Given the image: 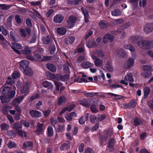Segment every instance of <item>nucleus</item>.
<instances>
[{
    "mask_svg": "<svg viewBox=\"0 0 153 153\" xmlns=\"http://www.w3.org/2000/svg\"><path fill=\"white\" fill-rule=\"evenodd\" d=\"M2 95L0 96V99L2 103L8 102L10 98H13L16 94L15 91H11L10 87L7 86L4 87L2 90Z\"/></svg>",
    "mask_w": 153,
    "mask_h": 153,
    "instance_id": "obj_1",
    "label": "nucleus"
},
{
    "mask_svg": "<svg viewBox=\"0 0 153 153\" xmlns=\"http://www.w3.org/2000/svg\"><path fill=\"white\" fill-rule=\"evenodd\" d=\"M140 48L143 49H149L153 47V44L148 41H142L137 42Z\"/></svg>",
    "mask_w": 153,
    "mask_h": 153,
    "instance_id": "obj_2",
    "label": "nucleus"
},
{
    "mask_svg": "<svg viewBox=\"0 0 153 153\" xmlns=\"http://www.w3.org/2000/svg\"><path fill=\"white\" fill-rule=\"evenodd\" d=\"M77 19V17L76 16H69L66 21V27L69 29L73 27Z\"/></svg>",
    "mask_w": 153,
    "mask_h": 153,
    "instance_id": "obj_3",
    "label": "nucleus"
},
{
    "mask_svg": "<svg viewBox=\"0 0 153 153\" xmlns=\"http://www.w3.org/2000/svg\"><path fill=\"white\" fill-rule=\"evenodd\" d=\"M124 80H122L120 81V83L127 85H128V82L126 81H128L129 82H133L134 79L132 77V75L131 73H128L124 77Z\"/></svg>",
    "mask_w": 153,
    "mask_h": 153,
    "instance_id": "obj_4",
    "label": "nucleus"
},
{
    "mask_svg": "<svg viewBox=\"0 0 153 153\" xmlns=\"http://www.w3.org/2000/svg\"><path fill=\"white\" fill-rule=\"evenodd\" d=\"M29 62L25 60H22L20 61L19 65L20 66V69L23 72L24 74H28V73H27L25 71V69L27 68L28 67V65H29Z\"/></svg>",
    "mask_w": 153,
    "mask_h": 153,
    "instance_id": "obj_5",
    "label": "nucleus"
},
{
    "mask_svg": "<svg viewBox=\"0 0 153 153\" xmlns=\"http://www.w3.org/2000/svg\"><path fill=\"white\" fill-rule=\"evenodd\" d=\"M51 77L53 79H56L58 80L65 81L68 79L69 76L68 74H66L64 76H62L59 74L55 75V74H53L51 75Z\"/></svg>",
    "mask_w": 153,
    "mask_h": 153,
    "instance_id": "obj_6",
    "label": "nucleus"
},
{
    "mask_svg": "<svg viewBox=\"0 0 153 153\" xmlns=\"http://www.w3.org/2000/svg\"><path fill=\"white\" fill-rule=\"evenodd\" d=\"M114 36L108 33L105 35L103 39V42L104 43L106 44L108 42H111L114 39Z\"/></svg>",
    "mask_w": 153,
    "mask_h": 153,
    "instance_id": "obj_7",
    "label": "nucleus"
},
{
    "mask_svg": "<svg viewBox=\"0 0 153 153\" xmlns=\"http://www.w3.org/2000/svg\"><path fill=\"white\" fill-rule=\"evenodd\" d=\"M91 57L94 60V62L96 66L99 67L101 66L103 63V61L102 59L98 58L94 55H92Z\"/></svg>",
    "mask_w": 153,
    "mask_h": 153,
    "instance_id": "obj_8",
    "label": "nucleus"
},
{
    "mask_svg": "<svg viewBox=\"0 0 153 153\" xmlns=\"http://www.w3.org/2000/svg\"><path fill=\"white\" fill-rule=\"evenodd\" d=\"M153 30V23L147 24L144 27V31L147 33H149Z\"/></svg>",
    "mask_w": 153,
    "mask_h": 153,
    "instance_id": "obj_9",
    "label": "nucleus"
},
{
    "mask_svg": "<svg viewBox=\"0 0 153 153\" xmlns=\"http://www.w3.org/2000/svg\"><path fill=\"white\" fill-rule=\"evenodd\" d=\"M64 19V17L61 14H57L54 18L53 21L55 23H61Z\"/></svg>",
    "mask_w": 153,
    "mask_h": 153,
    "instance_id": "obj_10",
    "label": "nucleus"
},
{
    "mask_svg": "<svg viewBox=\"0 0 153 153\" xmlns=\"http://www.w3.org/2000/svg\"><path fill=\"white\" fill-rule=\"evenodd\" d=\"M31 32L30 29L28 28H26L25 30L23 29H20V34L22 36L26 37L27 35H29Z\"/></svg>",
    "mask_w": 153,
    "mask_h": 153,
    "instance_id": "obj_11",
    "label": "nucleus"
},
{
    "mask_svg": "<svg viewBox=\"0 0 153 153\" xmlns=\"http://www.w3.org/2000/svg\"><path fill=\"white\" fill-rule=\"evenodd\" d=\"M134 59L133 58H129L125 64V68H128L131 67L134 64Z\"/></svg>",
    "mask_w": 153,
    "mask_h": 153,
    "instance_id": "obj_12",
    "label": "nucleus"
},
{
    "mask_svg": "<svg viewBox=\"0 0 153 153\" xmlns=\"http://www.w3.org/2000/svg\"><path fill=\"white\" fill-rule=\"evenodd\" d=\"M114 140L113 138L110 139L108 142V148L110 152H111L114 151V149L113 146L114 145Z\"/></svg>",
    "mask_w": 153,
    "mask_h": 153,
    "instance_id": "obj_13",
    "label": "nucleus"
},
{
    "mask_svg": "<svg viewBox=\"0 0 153 153\" xmlns=\"http://www.w3.org/2000/svg\"><path fill=\"white\" fill-rule=\"evenodd\" d=\"M81 67L84 68H88L90 67H93L94 65L93 63L89 62H84L80 65Z\"/></svg>",
    "mask_w": 153,
    "mask_h": 153,
    "instance_id": "obj_14",
    "label": "nucleus"
},
{
    "mask_svg": "<svg viewBox=\"0 0 153 153\" xmlns=\"http://www.w3.org/2000/svg\"><path fill=\"white\" fill-rule=\"evenodd\" d=\"M81 9L84 16L85 22L87 23L89 22V18L88 13L87 11L84 7H81Z\"/></svg>",
    "mask_w": 153,
    "mask_h": 153,
    "instance_id": "obj_15",
    "label": "nucleus"
},
{
    "mask_svg": "<svg viewBox=\"0 0 153 153\" xmlns=\"http://www.w3.org/2000/svg\"><path fill=\"white\" fill-rule=\"evenodd\" d=\"M11 109H12V107L11 106H5L3 108V111L4 113H6L7 111H9L11 114L12 115L15 114V111L14 110H10Z\"/></svg>",
    "mask_w": 153,
    "mask_h": 153,
    "instance_id": "obj_16",
    "label": "nucleus"
},
{
    "mask_svg": "<svg viewBox=\"0 0 153 153\" xmlns=\"http://www.w3.org/2000/svg\"><path fill=\"white\" fill-rule=\"evenodd\" d=\"M56 31L59 34L63 35L66 33L67 30L65 27H62L57 28L56 29Z\"/></svg>",
    "mask_w": 153,
    "mask_h": 153,
    "instance_id": "obj_17",
    "label": "nucleus"
},
{
    "mask_svg": "<svg viewBox=\"0 0 153 153\" xmlns=\"http://www.w3.org/2000/svg\"><path fill=\"white\" fill-rule=\"evenodd\" d=\"M30 115L34 117H39L42 115L40 112L36 110H32L30 112Z\"/></svg>",
    "mask_w": 153,
    "mask_h": 153,
    "instance_id": "obj_18",
    "label": "nucleus"
},
{
    "mask_svg": "<svg viewBox=\"0 0 153 153\" xmlns=\"http://www.w3.org/2000/svg\"><path fill=\"white\" fill-rule=\"evenodd\" d=\"M23 98V96H22L14 99L12 102V105H16L19 104L22 101Z\"/></svg>",
    "mask_w": 153,
    "mask_h": 153,
    "instance_id": "obj_19",
    "label": "nucleus"
},
{
    "mask_svg": "<svg viewBox=\"0 0 153 153\" xmlns=\"http://www.w3.org/2000/svg\"><path fill=\"white\" fill-rule=\"evenodd\" d=\"M89 114L87 113L84 116H83L79 120V123L82 125H83L88 120Z\"/></svg>",
    "mask_w": 153,
    "mask_h": 153,
    "instance_id": "obj_20",
    "label": "nucleus"
},
{
    "mask_svg": "<svg viewBox=\"0 0 153 153\" xmlns=\"http://www.w3.org/2000/svg\"><path fill=\"white\" fill-rule=\"evenodd\" d=\"M43 125L42 123H38L37 124V129L36 132L38 134H41L43 133L44 130L43 127Z\"/></svg>",
    "mask_w": 153,
    "mask_h": 153,
    "instance_id": "obj_21",
    "label": "nucleus"
},
{
    "mask_svg": "<svg viewBox=\"0 0 153 153\" xmlns=\"http://www.w3.org/2000/svg\"><path fill=\"white\" fill-rule=\"evenodd\" d=\"M43 86L45 88H48L49 89H52L53 87L52 84L47 81L43 82L42 83Z\"/></svg>",
    "mask_w": 153,
    "mask_h": 153,
    "instance_id": "obj_22",
    "label": "nucleus"
},
{
    "mask_svg": "<svg viewBox=\"0 0 153 153\" xmlns=\"http://www.w3.org/2000/svg\"><path fill=\"white\" fill-rule=\"evenodd\" d=\"M33 147V144L31 142L26 141L24 143L22 148L23 149H25L29 147L32 148Z\"/></svg>",
    "mask_w": 153,
    "mask_h": 153,
    "instance_id": "obj_23",
    "label": "nucleus"
},
{
    "mask_svg": "<svg viewBox=\"0 0 153 153\" xmlns=\"http://www.w3.org/2000/svg\"><path fill=\"white\" fill-rule=\"evenodd\" d=\"M96 45V42L92 40L88 41L86 43V46L87 47L89 48H91Z\"/></svg>",
    "mask_w": 153,
    "mask_h": 153,
    "instance_id": "obj_24",
    "label": "nucleus"
},
{
    "mask_svg": "<svg viewBox=\"0 0 153 153\" xmlns=\"http://www.w3.org/2000/svg\"><path fill=\"white\" fill-rule=\"evenodd\" d=\"M42 40L44 44L47 45L50 43L51 40V38L50 36H48L46 37H43L42 38Z\"/></svg>",
    "mask_w": 153,
    "mask_h": 153,
    "instance_id": "obj_25",
    "label": "nucleus"
},
{
    "mask_svg": "<svg viewBox=\"0 0 153 153\" xmlns=\"http://www.w3.org/2000/svg\"><path fill=\"white\" fill-rule=\"evenodd\" d=\"M99 25L101 28L103 29L107 28L108 26L107 22L104 20L101 21L99 23Z\"/></svg>",
    "mask_w": 153,
    "mask_h": 153,
    "instance_id": "obj_26",
    "label": "nucleus"
},
{
    "mask_svg": "<svg viewBox=\"0 0 153 153\" xmlns=\"http://www.w3.org/2000/svg\"><path fill=\"white\" fill-rule=\"evenodd\" d=\"M47 68L51 71L55 72L56 71V68L55 65L52 64H48L47 65Z\"/></svg>",
    "mask_w": 153,
    "mask_h": 153,
    "instance_id": "obj_27",
    "label": "nucleus"
},
{
    "mask_svg": "<svg viewBox=\"0 0 153 153\" xmlns=\"http://www.w3.org/2000/svg\"><path fill=\"white\" fill-rule=\"evenodd\" d=\"M107 70L110 72H112L114 71V68L112 65V63L109 61H108L106 65Z\"/></svg>",
    "mask_w": 153,
    "mask_h": 153,
    "instance_id": "obj_28",
    "label": "nucleus"
},
{
    "mask_svg": "<svg viewBox=\"0 0 153 153\" xmlns=\"http://www.w3.org/2000/svg\"><path fill=\"white\" fill-rule=\"evenodd\" d=\"M12 48L14 50L16 49H20L22 48L21 45L15 42L12 43Z\"/></svg>",
    "mask_w": 153,
    "mask_h": 153,
    "instance_id": "obj_29",
    "label": "nucleus"
},
{
    "mask_svg": "<svg viewBox=\"0 0 153 153\" xmlns=\"http://www.w3.org/2000/svg\"><path fill=\"white\" fill-rule=\"evenodd\" d=\"M75 39L73 36H69L65 39V42L67 44H71L74 42Z\"/></svg>",
    "mask_w": 153,
    "mask_h": 153,
    "instance_id": "obj_30",
    "label": "nucleus"
},
{
    "mask_svg": "<svg viewBox=\"0 0 153 153\" xmlns=\"http://www.w3.org/2000/svg\"><path fill=\"white\" fill-rule=\"evenodd\" d=\"M152 75V70H149L148 71H144L142 74L143 76L146 78H148Z\"/></svg>",
    "mask_w": 153,
    "mask_h": 153,
    "instance_id": "obj_31",
    "label": "nucleus"
},
{
    "mask_svg": "<svg viewBox=\"0 0 153 153\" xmlns=\"http://www.w3.org/2000/svg\"><path fill=\"white\" fill-rule=\"evenodd\" d=\"M31 49L28 46H26L24 50L21 51L24 54L27 55L29 54L31 52Z\"/></svg>",
    "mask_w": 153,
    "mask_h": 153,
    "instance_id": "obj_32",
    "label": "nucleus"
},
{
    "mask_svg": "<svg viewBox=\"0 0 153 153\" xmlns=\"http://www.w3.org/2000/svg\"><path fill=\"white\" fill-rule=\"evenodd\" d=\"M70 147L69 144L67 143H64L61 145L60 147V149L61 151L64 150H68L70 149Z\"/></svg>",
    "mask_w": 153,
    "mask_h": 153,
    "instance_id": "obj_33",
    "label": "nucleus"
},
{
    "mask_svg": "<svg viewBox=\"0 0 153 153\" xmlns=\"http://www.w3.org/2000/svg\"><path fill=\"white\" fill-rule=\"evenodd\" d=\"M144 98H146L150 92V89L148 87H146L144 89Z\"/></svg>",
    "mask_w": 153,
    "mask_h": 153,
    "instance_id": "obj_34",
    "label": "nucleus"
},
{
    "mask_svg": "<svg viewBox=\"0 0 153 153\" xmlns=\"http://www.w3.org/2000/svg\"><path fill=\"white\" fill-rule=\"evenodd\" d=\"M124 47L125 49L129 50L131 52H134L135 51L134 46L130 45H126L124 46Z\"/></svg>",
    "mask_w": 153,
    "mask_h": 153,
    "instance_id": "obj_35",
    "label": "nucleus"
},
{
    "mask_svg": "<svg viewBox=\"0 0 153 153\" xmlns=\"http://www.w3.org/2000/svg\"><path fill=\"white\" fill-rule=\"evenodd\" d=\"M8 147L10 149L16 148L17 147L16 144L14 142L10 141L7 144Z\"/></svg>",
    "mask_w": 153,
    "mask_h": 153,
    "instance_id": "obj_36",
    "label": "nucleus"
},
{
    "mask_svg": "<svg viewBox=\"0 0 153 153\" xmlns=\"http://www.w3.org/2000/svg\"><path fill=\"white\" fill-rule=\"evenodd\" d=\"M80 103L81 105L85 107H88L90 105V103H89L88 101L86 99H84L83 100L81 101Z\"/></svg>",
    "mask_w": 153,
    "mask_h": 153,
    "instance_id": "obj_37",
    "label": "nucleus"
},
{
    "mask_svg": "<svg viewBox=\"0 0 153 153\" xmlns=\"http://www.w3.org/2000/svg\"><path fill=\"white\" fill-rule=\"evenodd\" d=\"M121 13L119 10H115L111 12L112 15L113 16H120L121 15Z\"/></svg>",
    "mask_w": 153,
    "mask_h": 153,
    "instance_id": "obj_38",
    "label": "nucleus"
},
{
    "mask_svg": "<svg viewBox=\"0 0 153 153\" xmlns=\"http://www.w3.org/2000/svg\"><path fill=\"white\" fill-rule=\"evenodd\" d=\"M48 135L50 137H52L53 134V129L51 126H49L47 129Z\"/></svg>",
    "mask_w": 153,
    "mask_h": 153,
    "instance_id": "obj_39",
    "label": "nucleus"
},
{
    "mask_svg": "<svg viewBox=\"0 0 153 153\" xmlns=\"http://www.w3.org/2000/svg\"><path fill=\"white\" fill-rule=\"evenodd\" d=\"M0 127L2 130L7 131L9 129V126L8 125L5 123L2 124Z\"/></svg>",
    "mask_w": 153,
    "mask_h": 153,
    "instance_id": "obj_40",
    "label": "nucleus"
},
{
    "mask_svg": "<svg viewBox=\"0 0 153 153\" xmlns=\"http://www.w3.org/2000/svg\"><path fill=\"white\" fill-rule=\"evenodd\" d=\"M82 0H68V2L69 4L76 5L78 4Z\"/></svg>",
    "mask_w": 153,
    "mask_h": 153,
    "instance_id": "obj_41",
    "label": "nucleus"
},
{
    "mask_svg": "<svg viewBox=\"0 0 153 153\" xmlns=\"http://www.w3.org/2000/svg\"><path fill=\"white\" fill-rule=\"evenodd\" d=\"M28 85L29 84L28 83H27L24 86L23 88L21 90V93L24 94L27 91Z\"/></svg>",
    "mask_w": 153,
    "mask_h": 153,
    "instance_id": "obj_42",
    "label": "nucleus"
},
{
    "mask_svg": "<svg viewBox=\"0 0 153 153\" xmlns=\"http://www.w3.org/2000/svg\"><path fill=\"white\" fill-rule=\"evenodd\" d=\"M18 134L22 137H26L27 136V134L25 131L23 130H20L17 131Z\"/></svg>",
    "mask_w": 153,
    "mask_h": 153,
    "instance_id": "obj_43",
    "label": "nucleus"
},
{
    "mask_svg": "<svg viewBox=\"0 0 153 153\" xmlns=\"http://www.w3.org/2000/svg\"><path fill=\"white\" fill-rule=\"evenodd\" d=\"M107 94L112 96H114L115 97H116V100L122 99L123 98V97L121 95H117L112 93H107Z\"/></svg>",
    "mask_w": 153,
    "mask_h": 153,
    "instance_id": "obj_44",
    "label": "nucleus"
},
{
    "mask_svg": "<svg viewBox=\"0 0 153 153\" xmlns=\"http://www.w3.org/2000/svg\"><path fill=\"white\" fill-rule=\"evenodd\" d=\"M66 100V99L64 97H60L58 100V104L59 105H62L64 103Z\"/></svg>",
    "mask_w": 153,
    "mask_h": 153,
    "instance_id": "obj_45",
    "label": "nucleus"
},
{
    "mask_svg": "<svg viewBox=\"0 0 153 153\" xmlns=\"http://www.w3.org/2000/svg\"><path fill=\"white\" fill-rule=\"evenodd\" d=\"M86 60V58L84 56H80L78 57L77 59L76 62L79 63L83 61Z\"/></svg>",
    "mask_w": 153,
    "mask_h": 153,
    "instance_id": "obj_46",
    "label": "nucleus"
},
{
    "mask_svg": "<svg viewBox=\"0 0 153 153\" xmlns=\"http://www.w3.org/2000/svg\"><path fill=\"white\" fill-rule=\"evenodd\" d=\"M54 83L56 86V90L57 91H59V88L62 86V83L57 81H55Z\"/></svg>",
    "mask_w": 153,
    "mask_h": 153,
    "instance_id": "obj_47",
    "label": "nucleus"
},
{
    "mask_svg": "<svg viewBox=\"0 0 153 153\" xmlns=\"http://www.w3.org/2000/svg\"><path fill=\"white\" fill-rule=\"evenodd\" d=\"M25 71H26L27 73H28V74H24L27 76H31L33 74V71L29 67L25 69Z\"/></svg>",
    "mask_w": 153,
    "mask_h": 153,
    "instance_id": "obj_48",
    "label": "nucleus"
},
{
    "mask_svg": "<svg viewBox=\"0 0 153 153\" xmlns=\"http://www.w3.org/2000/svg\"><path fill=\"white\" fill-rule=\"evenodd\" d=\"M50 51V53L51 54H53L54 53V52L56 50L55 46L54 45H51L49 48Z\"/></svg>",
    "mask_w": 153,
    "mask_h": 153,
    "instance_id": "obj_49",
    "label": "nucleus"
},
{
    "mask_svg": "<svg viewBox=\"0 0 153 153\" xmlns=\"http://www.w3.org/2000/svg\"><path fill=\"white\" fill-rule=\"evenodd\" d=\"M91 110L93 113H96L98 112V108L94 105H92L91 107Z\"/></svg>",
    "mask_w": 153,
    "mask_h": 153,
    "instance_id": "obj_50",
    "label": "nucleus"
},
{
    "mask_svg": "<svg viewBox=\"0 0 153 153\" xmlns=\"http://www.w3.org/2000/svg\"><path fill=\"white\" fill-rule=\"evenodd\" d=\"M95 53L98 57L100 58H102L104 56L103 52L100 50H97L95 52Z\"/></svg>",
    "mask_w": 153,
    "mask_h": 153,
    "instance_id": "obj_51",
    "label": "nucleus"
},
{
    "mask_svg": "<svg viewBox=\"0 0 153 153\" xmlns=\"http://www.w3.org/2000/svg\"><path fill=\"white\" fill-rule=\"evenodd\" d=\"M65 130V125H59L56 129L57 132H59L64 131Z\"/></svg>",
    "mask_w": 153,
    "mask_h": 153,
    "instance_id": "obj_52",
    "label": "nucleus"
},
{
    "mask_svg": "<svg viewBox=\"0 0 153 153\" xmlns=\"http://www.w3.org/2000/svg\"><path fill=\"white\" fill-rule=\"evenodd\" d=\"M11 5H7L5 4H0V7L2 9L7 10L11 7Z\"/></svg>",
    "mask_w": 153,
    "mask_h": 153,
    "instance_id": "obj_53",
    "label": "nucleus"
},
{
    "mask_svg": "<svg viewBox=\"0 0 153 153\" xmlns=\"http://www.w3.org/2000/svg\"><path fill=\"white\" fill-rule=\"evenodd\" d=\"M54 12V11L52 9L48 10L46 13V16L47 17H50Z\"/></svg>",
    "mask_w": 153,
    "mask_h": 153,
    "instance_id": "obj_54",
    "label": "nucleus"
},
{
    "mask_svg": "<svg viewBox=\"0 0 153 153\" xmlns=\"http://www.w3.org/2000/svg\"><path fill=\"white\" fill-rule=\"evenodd\" d=\"M106 118L104 114L99 115L97 117V120L98 121H101L104 120Z\"/></svg>",
    "mask_w": 153,
    "mask_h": 153,
    "instance_id": "obj_55",
    "label": "nucleus"
},
{
    "mask_svg": "<svg viewBox=\"0 0 153 153\" xmlns=\"http://www.w3.org/2000/svg\"><path fill=\"white\" fill-rule=\"evenodd\" d=\"M20 76V74L17 71L14 72L12 75V78L13 79H14L15 78L18 77Z\"/></svg>",
    "mask_w": 153,
    "mask_h": 153,
    "instance_id": "obj_56",
    "label": "nucleus"
},
{
    "mask_svg": "<svg viewBox=\"0 0 153 153\" xmlns=\"http://www.w3.org/2000/svg\"><path fill=\"white\" fill-rule=\"evenodd\" d=\"M143 69L144 71H148L149 70H152L151 68V67L148 65H144L143 66Z\"/></svg>",
    "mask_w": 153,
    "mask_h": 153,
    "instance_id": "obj_57",
    "label": "nucleus"
},
{
    "mask_svg": "<svg viewBox=\"0 0 153 153\" xmlns=\"http://www.w3.org/2000/svg\"><path fill=\"white\" fill-rule=\"evenodd\" d=\"M140 39V37L136 36H135L132 37L131 38V40L133 43H135L138 41Z\"/></svg>",
    "mask_w": 153,
    "mask_h": 153,
    "instance_id": "obj_58",
    "label": "nucleus"
},
{
    "mask_svg": "<svg viewBox=\"0 0 153 153\" xmlns=\"http://www.w3.org/2000/svg\"><path fill=\"white\" fill-rule=\"evenodd\" d=\"M22 127V126L19 123H16L14 124V128L16 129L21 128Z\"/></svg>",
    "mask_w": 153,
    "mask_h": 153,
    "instance_id": "obj_59",
    "label": "nucleus"
},
{
    "mask_svg": "<svg viewBox=\"0 0 153 153\" xmlns=\"http://www.w3.org/2000/svg\"><path fill=\"white\" fill-rule=\"evenodd\" d=\"M73 108H67L63 109L61 112L59 113L60 114L64 113L66 111H68L69 112L71 111L73 109Z\"/></svg>",
    "mask_w": 153,
    "mask_h": 153,
    "instance_id": "obj_60",
    "label": "nucleus"
},
{
    "mask_svg": "<svg viewBox=\"0 0 153 153\" xmlns=\"http://www.w3.org/2000/svg\"><path fill=\"white\" fill-rule=\"evenodd\" d=\"M84 153H94V152L92 149L88 147L85 149Z\"/></svg>",
    "mask_w": 153,
    "mask_h": 153,
    "instance_id": "obj_61",
    "label": "nucleus"
},
{
    "mask_svg": "<svg viewBox=\"0 0 153 153\" xmlns=\"http://www.w3.org/2000/svg\"><path fill=\"white\" fill-rule=\"evenodd\" d=\"M125 51L124 50L122 49L117 51L116 52V54L117 55L119 54L120 55H123Z\"/></svg>",
    "mask_w": 153,
    "mask_h": 153,
    "instance_id": "obj_62",
    "label": "nucleus"
},
{
    "mask_svg": "<svg viewBox=\"0 0 153 153\" xmlns=\"http://www.w3.org/2000/svg\"><path fill=\"white\" fill-rule=\"evenodd\" d=\"M146 0H140L139 2V5L140 7H144L146 4Z\"/></svg>",
    "mask_w": 153,
    "mask_h": 153,
    "instance_id": "obj_63",
    "label": "nucleus"
},
{
    "mask_svg": "<svg viewBox=\"0 0 153 153\" xmlns=\"http://www.w3.org/2000/svg\"><path fill=\"white\" fill-rule=\"evenodd\" d=\"M136 104V102L135 100H132L129 103V105L130 107L133 108L135 107Z\"/></svg>",
    "mask_w": 153,
    "mask_h": 153,
    "instance_id": "obj_64",
    "label": "nucleus"
}]
</instances>
